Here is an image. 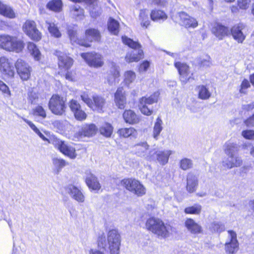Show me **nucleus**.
<instances>
[{"label":"nucleus","instance_id":"nucleus-1","mask_svg":"<svg viewBox=\"0 0 254 254\" xmlns=\"http://www.w3.org/2000/svg\"><path fill=\"white\" fill-rule=\"evenodd\" d=\"M24 47L23 42L15 36L0 35V48L9 52H21Z\"/></svg>","mask_w":254,"mask_h":254},{"label":"nucleus","instance_id":"nucleus-2","mask_svg":"<svg viewBox=\"0 0 254 254\" xmlns=\"http://www.w3.org/2000/svg\"><path fill=\"white\" fill-rule=\"evenodd\" d=\"M122 41L124 44L127 45L129 47L137 50V52L131 51L128 52L125 57L127 62L130 63L132 62H137L140 59L143 58V52L140 49L141 45L138 42L133 41L132 39L127 38L126 36L122 37Z\"/></svg>","mask_w":254,"mask_h":254},{"label":"nucleus","instance_id":"nucleus-3","mask_svg":"<svg viewBox=\"0 0 254 254\" xmlns=\"http://www.w3.org/2000/svg\"><path fill=\"white\" fill-rule=\"evenodd\" d=\"M55 147L65 156L70 159H74L77 156L75 148L66 142L54 137L49 141Z\"/></svg>","mask_w":254,"mask_h":254},{"label":"nucleus","instance_id":"nucleus-4","mask_svg":"<svg viewBox=\"0 0 254 254\" xmlns=\"http://www.w3.org/2000/svg\"><path fill=\"white\" fill-rule=\"evenodd\" d=\"M65 99L57 94L53 95L50 98L48 106L51 112L58 116L63 115L65 111Z\"/></svg>","mask_w":254,"mask_h":254},{"label":"nucleus","instance_id":"nucleus-5","mask_svg":"<svg viewBox=\"0 0 254 254\" xmlns=\"http://www.w3.org/2000/svg\"><path fill=\"white\" fill-rule=\"evenodd\" d=\"M108 249L110 254H119L121 238L117 230H110L107 235Z\"/></svg>","mask_w":254,"mask_h":254},{"label":"nucleus","instance_id":"nucleus-6","mask_svg":"<svg viewBox=\"0 0 254 254\" xmlns=\"http://www.w3.org/2000/svg\"><path fill=\"white\" fill-rule=\"evenodd\" d=\"M122 184L127 190L138 196H142L146 193L145 187L136 180L124 179L122 181Z\"/></svg>","mask_w":254,"mask_h":254},{"label":"nucleus","instance_id":"nucleus-7","mask_svg":"<svg viewBox=\"0 0 254 254\" xmlns=\"http://www.w3.org/2000/svg\"><path fill=\"white\" fill-rule=\"evenodd\" d=\"M159 93L155 92L149 96L142 97L139 100V108L140 112L146 116H150L153 113V108H148L146 104L152 105L157 103L158 100Z\"/></svg>","mask_w":254,"mask_h":254},{"label":"nucleus","instance_id":"nucleus-8","mask_svg":"<svg viewBox=\"0 0 254 254\" xmlns=\"http://www.w3.org/2000/svg\"><path fill=\"white\" fill-rule=\"evenodd\" d=\"M172 151L169 150H150V155L147 158L149 161L157 160L160 164H166L169 160Z\"/></svg>","mask_w":254,"mask_h":254},{"label":"nucleus","instance_id":"nucleus-9","mask_svg":"<svg viewBox=\"0 0 254 254\" xmlns=\"http://www.w3.org/2000/svg\"><path fill=\"white\" fill-rule=\"evenodd\" d=\"M23 30L26 34L34 41H39L42 38V34L37 29L34 21L27 20L23 26Z\"/></svg>","mask_w":254,"mask_h":254},{"label":"nucleus","instance_id":"nucleus-10","mask_svg":"<svg viewBox=\"0 0 254 254\" xmlns=\"http://www.w3.org/2000/svg\"><path fill=\"white\" fill-rule=\"evenodd\" d=\"M81 56L90 66L100 67L104 64L103 57L100 54L96 53H82Z\"/></svg>","mask_w":254,"mask_h":254},{"label":"nucleus","instance_id":"nucleus-11","mask_svg":"<svg viewBox=\"0 0 254 254\" xmlns=\"http://www.w3.org/2000/svg\"><path fill=\"white\" fill-rule=\"evenodd\" d=\"M17 73L23 80H27L30 77L31 67L22 59H18L15 64Z\"/></svg>","mask_w":254,"mask_h":254},{"label":"nucleus","instance_id":"nucleus-12","mask_svg":"<svg viewBox=\"0 0 254 254\" xmlns=\"http://www.w3.org/2000/svg\"><path fill=\"white\" fill-rule=\"evenodd\" d=\"M179 18V23L180 25L186 28H195L198 23L197 19L189 15L187 13L181 11L178 13Z\"/></svg>","mask_w":254,"mask_h":254},{"label":"nucleus","instance_id":"nucleus-13","mask_svg":"<svg viewBox=\"0 0 254 254\" xmlns=\"http://www.w3.org/2000/svg\"><path fill=\"white\" fill-rule=\"evenodd\" d=\"M228 233L229 240L225 244V251L228 254H233L238 251L239 248L237 235L233 231H229Z\"/></svg>","mask_w":254,"mask_h":254},{"label":"nucleus","instance_id":"nucleus-14","mask_svg":"<svg viewBox=\"0 0 254 254\" xmlns=\"http://www.w3.org/2000/svg\"><path fill=\"white\" fill-rule=\"evenodd\" d=\"M66 192L71 198L79 203L84 202L85 196L78 188L72 185H69L65 188Z\"/></svg>","mask_w":254,"mask_h":254},{"label":"nucleus","instance_id":"nucleus-15","mask_svg":"<svg viewBox=\"0 0 254 254\" xmlns=\"http://www.w3.org/2000/svg\"><path fill=\"white\" fill-rule=\"evenodd\" d=\"M0 71L9 77H13L14 70L12 64L5 57H0Z\"/></svg>","mask_w":254,"mask_h":254},{"label":"nucleus","instance_id":"nucleus-16","mask_svg":"<svg viewBox=\"0 0 254 254\" xmlns=\"http://www.w3.org/2000/svg\"><path fill=\"white\" fill-rule=\"evenodd\" d=\"M85 174V182L89 188L95 190H99L101 186L97 178L89 170H87Z\"/></svg>","mask_w":254,"mask_h":254},{"label":"nucleus","instance_id":"nucleus-17","mask_svg":"<svg viewBox=\"0 0 254 254\" xmlns=\"http://www.w3.org/2000/svg\"><path fill=\"white\" fill-rule=\"evenodd\" d=\"M245 28V25L242 23L236 25L231 28V32L233 37L239 43H243L245 39L246 35L243 32Z\"/></svg>","mask_w":254,"mask_h":254},{"label":"nucleus","instance_id":"nucleus-18","mask_svg":"<svg viewBox=\"0 0 254 254\" xmlns=\"http://www.w3.org/2000/svg\"><path fill=\"white\" fill-rule=\"evenodd\" d=\"M175 66L178 70L181 82L184 84L186 83L190 78L189 66L180 62L175 63Z\"/></svg>","mask_w":254,"mask_h":254},{"label":"nucleus","instance_id":"nucleus-19","mask_svg":"<svg viewBox=\"0 0 254 254\" xmlns=\"http://www.w3.org/2000/svg\"><path fill=\"white\" fill-rule=\"evenodd\" d=\"M184 225L187 230L192 234L197 235L202 232V227L192 218H187Z\"/></svg>","mask_w":254,"mask_h":254},{"label":"nucleus","instance_id":"nucleus-20","mask_svg":"<svg viewBox=\"0 0 254 254\" xmlns=\"http://www.w3.org/2000/svg\"><path fill=\"white\" fill-rule=\"evenodd\" d=\"M149 145L146 142H142L135 144L133 147V151L138 156L144 157L149 160L147 157L150 155V150L148 151Z\"/></svg>","mask_w":254,"mask_h":254},{"label":"nucleus","instance_id":"nucleus-21","mask_svg":"<svg viewBox=\"0 0 254 254\" xmlns=\"http://www.w3.org/2000/svg\"><path fill=\"white\" fill-rule=\"evenodd\" d=\"M97 130V127L94 124H86L82 126L78 134L80 137H91L96 134Z\"/></svg>","mask_w":254,"mask_h":254},{"label":"nucleus","instance_id":"nucleus-22","mask_svg":"<svg viewBox=\"0 0 254 254\" xmlns=\"http://www.w3.org/2000/svg\"><path fill=\"white\" fill-rule=\"evenodd\" d=\"M115 103L116 106L121 109H124L126 104L125 92L123 87L117 89L115 93Z\"/></svg>","mask_w":254,"mask_h":254},{"label":"nucleus","instance_id":"nucleus-23","mask_svg":"<svg viewBox=\"0 0 254 254\" xmlns=\"http://www.w3.org/2000/svg\"><path fill=\"white\" fill-rule=\"evenodd\" d=\"M123 118L126 123L133 125L139 123L140 119L136 113L131 110H126L123 114Z\"/></svg>","mask_w":254,"mask_h":254},{"label":"nucleus","instance_id":"nucleus-24","mask_svg":"<svg viewBox=\"0 0 254 254\" xmlns=\"http://www.w3.org/2000/svg\"><path fill=\"white\" fill-rule=\"evenodd\" d=\"M198 186V179L196 176L191 173L187 176V190L190 193L194 192Z\"/></svg>","mask_w":254,"mask_h":254},{"label":"nucleus","instance_id":"nucleus-25","mask_svg":"<svg viewBox=\"0 0 254 254\" xmlns=\"http://www.w3.org/2000/svg\"><path fill=\"white\" fill-rule=\"evenodd\" d=\"M92 99L93 102L90 108L98 112H102L105 104V100L102 97L98 95L93 96Z\"/></svg>","mask_w":254,"mask_h":254},{"label":"nucleus","instance_id":"nucleus-26","mask_svg":"<svg viewBox=\"0 0 254 254\" xmlns=\"http://www.w3.org/2000/svg\"><path fill=\"white\" fill-rule=\"evenodd\" d=\"M84 10L79 5L75 4L70 7V16L76 20H82L84 17Z\"/></svg>","mask_w":254,"mask_h":254},{"label":"nucleus","instance_id":"nucleus-27","mask_svg":"<svg viewBox=\"0 0 254 254\" xmlns=\"http://www.w3.org/2000/svg\"><path fill=\"white\" fill-rule=\"evenodd\" d=\"M59 66L61 69L67 70L72 66L73 60L65 54L59 56Z\"/></svg>","mask_w":254,"mask_h":254},{"label":"nucleus","instance_id":"nucleus-28","mask_svg":"<svg viewBox=\"0 0 254 254\" xmlns=\"http://www.w3.org/2000/svg\"><path fill=\"white\" fill-rule=\"evenodd\" d=\"M119 76L120 72L118 68L115 65L112 64V67L111 68L107 77L108 83L111 85L115 84L118 82Z\"/></svg>","mask_w":254,"mask_h":254},{"label":"nucleus","instance_id":"nucleus-29","mask_svg":"<svg viewBox=\"0 0 254 254\" xmlns=\"http://www.w3.org/2000/svg\"><path fill=\"white\" fill-rule=\"evenodd\" d=\"M212 32L219 40H222L224 37L227 35L229 33V29L223 25L217 24L212 28Z\"/></svg>","mask_w":254,"mask_h":254},{"label":"nucleus","instance_id":"nucleus-30","mask_svg":"<svg viewBox=\"0 0 254 254\" xmlns=\"http://www.w3.org/2000/svg\"><path fill=\"white\" fill-rule=\"evenodd\" d=\"M242 164V159L237 156H229L227 160L223 162V166L229 169L233 167H237L241 165Z\"/></svg>","mask_w":254,"mask_h":254},{"label":"nucleus","instance_id":"nucleus-31","mask_svg":"<svg viewBox=\"0 0 254 254\" xmlns=\"http://www.w3.org/2000/svg\"><path fill=\"white\" fill-rule=\"evenodd\" d=\"M0 14L9 18H14L15 17V13L12 8L9 5L0 1Z\"/></svg>","mask_w":254,"mask_h":254},{"label":"nucleus","instance_id":"nucleus-32","mask_svg":"<svg viewBox=\"0 0 254 254\" xmlns=\"http://www.w3.org/2000/svg\"><path fill=\"white\" fill-rule=\"evenodd\" d=\"M86 38L88 41H99L101 38L99 31L94 28H90L85 31Z\"/></svg>","mask_w":254,"mask_h":254},{"label":"nucleus","instance_id":"nucleus-33","mask_svg":"<svg viewBox=\"0 0 254 254\" xmlns=\"http://www.w3.org/2000/svg\"><path fill=\"white\" fill-rule=\"evenodd\" d=\"M161 226L159 227L156 235L164 238L169 237L172 229L171 226L168 224H165L163 221L161 222Z\"/></svg>","mask_w":254,"mask_h":254},{"label":"nucleus","instance_id":"nucleus-34","mask_svg":"<svg viewBox=\"0 0 254 254\" xmlns=\"http://www.w3.org/2000/svg\"><path fill=\"white\" fill-rule=\"evenodd\" d=\"M68 34L72 44H77L84 47H89L90 45L86 42L79 40L77 37L76 31L73 29H68Z\"/></svg>","mask_w":254,"mask_h":254},{"label":"nucleus","instance_id":"nucleus-35","mask_svg":"<svg viewBox=\"0 0 254 254\" xmlns=\"http://www.w3.org/2000/svg\"><path fill=\"white\" fill-rule=\"evenodd\" d=\"M28 50L30 55L35 61H39L41 59L42 55L37 46L32 42H29L27 45Z\"/></svg>","mask_w":254,"mask_h":254},{"label":"nucleus","instance_id":"nucleus-36","mask_svg":"<svg viewBox=\"0 0 254 254\" xmlns=\"http://www.w3.org/2000/svg\"><path fill=\"white\" fill-rule=\"evenodd\" d=\"M150 17L153 21H164L167 19L168 16L163 10L154 9L150 13Z\"/></svg>","mask_w":254,"mask_h":254},{"label":"nucleus","instance_id":"nucleus-37","mask_svg":"<svg viewBox=\"0 0 254 254\" xmlns=\"http://www.w3.org/2000/svg\"><path fill=\"white\" fill-rule=\"evenodd\" d=\"M238 150V146L237 144L230 141L225 144L224 151L228 156H235V153L237 152Z\"/></svg>","mask_w":254,"mask_h":254},{"label":"nucleus","instance_id":"nucleus-38","mask_svg":"<svg viewBox=\"0 0 254 254\" xmlns=\"http://www.w3.org/2000/svg\"><path fill=\"white\" fill-rule=\"evenodd\" d=\"M163 129V122L160 117H158L155 122L153 130L152 132V135L153 138L157 140L160 132Z\"/></svg>","mask_w":254,"mask_h":254},{"label":"nucleus","instance_id":"nucleus-39","mask_svg":"<svg viewBox=\"0 0 254 254\" xmlns=\"http://www.w3.org/2000/svg\"><path fill=\"white\" fill-rule=\"evenodd\" d=\"M46 24L49 33L52 36L57 38L61 37L62 34L57 26L54 23L46 21Z\"/></svg>","mask_w":254,"mask_h":254},{"label":"nucleus","instance_id":"nucleus-40","mask_svg":"<svg viewBox=\"0 0 254 254\" xmlns=\"http://www.w3.org/2000/svg\"><path fill=\"white\" fill-rule=\"evenodd\" d=\"M100 133L105 137H109L111 136L113 131V127L108 123H104L99 128Z\"/></svg>","mask_w":254,"mask_h":254},{"label":"nucleus","instance_id":"nucleus-41","mask_svg":"<svg viewBox=\"0 0 254 254\" xmlns=\"http://www.w3.org/2000/svg\"><path fill=\"white\" fill-rule=\"evenodd\" d=\"M197 91L199 98L202 100H207L211 96V93L204 85H200L197 87Z\"/></svg>","mask_w":254,"mask_h":254},{"label":"nucleus","instance_id":"nucleus-42","mask_svg":"<svg viewBox=\"0 0 254 254\" xmlns=\"http://www.w3.org/2000/svg\"><path fill=\"white\" fill-rule=\"evenodd\" d=\"M202 207L199 204H194L192 206L186 207L184 212L187 214L199 215L201 211Z\"/></svg>","mask_w":254,"mask_h":254},{"label":"nucleus","instance_id":"nucleus-43","mask_svg":"<svg viewBox=\"0 0 254 254\" xmlns=\"http://www.w3.org/2000/svg\"><path fill=\"white\" fill-rule=\"evenodd\" d=\"M139 19L141 22V25L146 28L149 25L148 12L146 9H142L140 11Z\"/></svg>","mask_w":254,"mask_h":254},{"label":"nucleus","instance_id":"nucleus-44","mask_svg":"<svg viewBox=\"0 0 254 254\" xmlns=\"http://www.w3.org/2000/svg\"><path fill=\"white\" fill-rule=\"evenodd\" d=\"M118 132L120 136L124 137H128L130 136H135L137 134L136 130L133 127L121 128L118 130Z\"/></svg>","mask_w":254,"mask_h":254},{"label":"nucleus","instance_id":"nucleus-45","mask_svg":"<svg viewBox=\"0 0 254 254\" xmlns=\"http://www.w3.org/2000/svg\"><path fill=\"white\" fill-rule=\"evenodd\" d=\"M108 29L111 33L117 35L119 32V23L114 19L110 18L108 24Z\"/></svg>","mask_w":254,"mask_h":254},{"label":"nucleus","instance_id":"nucleus-46","mask_svg":"<svg viewBox=\"0 0 254 254\" xmlns=\"http://www.w3.org/2000/svg\"><path fill=\"white\" fill-rule=\"evenodd\" d=\"M136 78L135 73L132 70H128L124 74V82L127 86H129Z\"/></svg>","mask_w":254,"mask_h":254},{"label":"nucleus","instance_id":"nucleus-47","mask_svg":"<svg viewBox=\"0 0 254 254\" xmlns=\"http://www.w3.org/2000/svg\"><path fill=\"white\" fill-rule=\"evenodd\" d=\"M47 7L51 10L58 12L61 10L62 2L61 0H52L48 2Z\"/></svg>","mask_w":254,"mask_h":254},{"label":"nucleus","instance_id":"nucleus-48","mask_svg":"<svg viewBox=\"0 0 254 254\" xmlns=\"http://www.w3.org/2000/svg\"><path fill=\"white\" fill-rule=\"evenodd\" d=\"M160 219L155 218H150L148 219L146 222V228L147 230L151 231L152 233L155 230L157 225H159Z\"/></svg>","mask_w":254,"mask_h":254},{"label":"nucleus","instance_id":"nucleus-49","mask_svg":"<svg viewBox=\"0 0 254 254\" xmlns=\"http://www.w3.org/2000/svg\"><path fill=\"white\" fill-rule=\"evenodd\" d=\"M52 125L54 127L60 131H62L66 129V127L69 125L67 121L56 120L53 122Z\"/></svg>","mask_w":254,"mask_h":254},{"label":"nucleus","instance_id":"nucleus-50","mask_svg":"<svg viewBox=\"0 0 254 254\" xmlns=\"http://www.w3.org/2000/svg\"><path fill=\"white\" fill-rule=\"evenodd\" d=\"M192 161L188 158H185L180 161V167L183 170H187L192 167Z\"/></svg>","mask_w":254,"mask_h":254},{"label":"nucleus","instance_id":"nucleus-51","mask_svg":"<svg viewBox=\"0 0 254 254\" xmlns=\"http://www.w3.org/2000/svg\"><path fill=\"white\" fill-rule=\"evenodd\" d=\"M90 13L91 16L93 18H96L101 13V8L93 4L90 6Z\"/></svg>","mask_w":254,"mask_h":254},{"label":"nucleus","instance_id":"nucleus-52","mask_svg":"<svg viewBox=\"0 0 254 254\" xmlns=\"http://www.w3.org/2000/svg\"><path fill=\"white\" fill-rule=\"evenodd\" d=\"M75 118L80 121L85 120L86 119L87 115L81 108L73 113Z\"/></svg>","mask_w":254,"mask_h":254},{"label":"nucleus","instance_id":"nucleus-53","mask_svg":"<svg viewBox=\"0 0 254 254\" xmlns=\"http://www.w3.org/2000/svg\"><path fill=\"white\" fill-rule=\"evenodd\" d=\"M34 115L38 116L42 118L46 117V113L44 109L41 106H38L34 110Z\"/></svg>","mask_w":254,"mask_h":254},{"label":"nucleus","instance_id":"nucleus-54","mask_svg":"<svg viewBox=\"0 0 254 254\" xmlns=\"http://www.w3.org/2000/svg\"><path fill=\"white\" fill-rule=\"evenodd\" d=\"M69 107L72 113H74L81 108L80 104L76 100L74 99H72L69 102Z\"/></svg>","mask_w":254,"mask_h":254},{"label":"nucleus","instance_id":"nucleus-55","mask_svg":"<svg viewBox=\"0 0 254 254\" xmlns=\"http://www.w3.org/2000/svg\"><path fill=\"white\" fill-rule=\"evenodd\" d=\"M53 163L56 167L59 168H62L68 164L64 160L58 158L54 159Z\"/></svg>","mask_w":254,"mask_h":254},{"label":"nucleus","instance_id":"nucleus-56","mask_svg":"<svg viewBox=\"0 0 254 254\" xmlns=\"http://www.w3.org/2000/svg\"><path fill=\"white\" fill-rule=\"evenodd\" d=\"M212 228L214 231L221 232L225 230L224 225L220 222H214L212 224Z\"/></svg>","mask_w":254,"mask_h":254},{"label":"nucleus","instance_id":"nucleus-57","mask_svg":"<svg viewBox=\"0 0 254 254\" xmlns=\"http://www.w3.org/2000/svg\"><path fill=\"white\" fill-rule=\"evenodd\" d=\"M80 98L81 100L89 107L91 108V106L92 105V103L93 102L92 100L91 99L88 95L85 93H82L80 95Z\"/></svg>","mask_w":254,"mask_h":254},{"label":"nucleus","instance_id":"nucleus-58","mask_svg":"<svg viewBox=\"0 0 254 254\" xmlns=\"http://www.w3.org/2000/svg\"><path fill=\"white\" fill-rule=\"evenodd\" d=\"M80 98L81 100L89 107L91 108V106L92 105V103L93 102L92 100L91 99L88 95L85 93H82L80 95Z\"/></svg>","mask_w":254,"mask_h":254},{"label":"nucleus","instance_id":"nucleus-59","mask_svg":"<svg viewBox=\"0 0 254 254\" xmlns=\"http://www.w3.org/2000/svg\"><path fill=\"white\" fill-rule=\"evenodd\" d=\"M0 91L4 94L6 96L9 97L10 96V92L8 86L4 83V82L0 80Z\"/></svg>","mask_w":254,"mask_h":254},{"label":"nucleus","instance_id":"nucleus-60","mask_svg":"<svg viewBox=\"0 0 254 254\" xmlns=\"http://www.w3.org/2000/svg\"><path fill=\"white\" fill-rule=\"evenodd\" d=\"M242 135L245 138L248 139H254V130H245L242 131Z\"/></svg>","mask_w":254,"mask_h":254},{"label":"nucleus","instance_id":"nucleus-61","mask_svg":"<svg viewBox=\"0 0 254 254\" xmlns=\"http://www.w3.org/2000/svg\"><path fill=\"white\" fill-rule=\"evenodd\" d=\"M250 0H238V5L240 8L247 9L250 5Z\"/></svg>","mask_w":254,"mask_h":254},{"label":"nucleus","instance_id":"nucleus-62","mask_svg":"<svg viewBox=\"0 0 254 254\" xmlns=\"http://www.w3.org/2000/svg\"><path fill=\"white\" fill-rule=\"evenodd\" d=\"M23 121L26 123L29 127H31V128L39 136L42 133L40 132V131L39 130V129L35 126V125L31 121L24 119L22 118Z\"/></svg>","mask_w":254,"mask_h":254},{"label":"nucleus","instance_id":"nucleus-63","mask_svg":"<svg viewBox=\"0 0 254 254\" xmlns=\"http://www.w3.org/2000/svg\"><path fill=\"white\" fill-rule=\"evenodd\" d=\"M201 66L204 67H209L211 65V58L209 56H206L205 58L203 59L200 62Z\"/></svg>","mask_w":254,"mask_h":254},{"label":"nucleus","instance_id":"nucleus-64","mask_svg":"<svg viewBox=\"0 0 254 254\" xmlns=\"http://www.w3.org/2000/svg\"><path fill=\"white\" fill-rule=\"evenodd\" d=\"M250 86V84L248 80L245 79L243 81L241 88L240 89V92L241 93H246L245 90Z\"/></svg>","mask_w":254,"mask_h":254}]
</instances>
